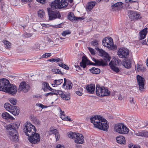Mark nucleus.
I'll return each mask as SVG.
<instances>
[{
	"label": "nucleus",
	"instance_id": "43",
	"mask_svg": "<svg viewBox=\"0 0 148 148\" xmlns=\"http://www.w3.org/2000/svg\"><path fill=\"white\" fill-rule=\"evenodd\" d=\"M111 68L112 70L116 73H117L120 70L118 67H116L114 65L111 66Z\"/></svg>",
	"mask_w": 148,
	"mask_h": 148
},
{
	"label": "nucleus",
	"instance_id": "32",
	"mask_svg": "<svg viewBox=\"0 0 148 148\" xmlns=\"http://www.w3.org/2000/svg\"><path fill=\"white\" fill-rule=\"evenodd\" d=\"M95 64L97 66H103L104 65L105 63V62L102 59L100 60H95Z\"/></svg>",
	"mask_w": 148,
	"mask_h": 148
},
{
	"label": "nucleus",
	"instance_id": "56",
	"mask_svg": "<svg viewBox=\"0 0 148 148\" xmlns=\"http://www.w3.org/2000/svg\"><path fill=\"white\" fill-rule=\"evenodd\" d=\"M56 94H56L55 93H54V92H49V93H47L46 94L45 96H48L49 95H56Z\"/></svg>",
	"mask_w": 148,
	"mask_h": 148
},
{
	"label": "nucleus",
	"instance_id": "37",
	"mask_svg": "<svg viewBox=\"0 0 148 148\" xmlns=\"http://www.w3.org/2000/svg\"><path fill=\"white\" fill-rule=\"evenodd\" d=\"M63 82V80L62 79H60L58 80H55L53 82V84H52V85H58L60 84Z\"/></svg>",
	"mask_w": 148,
	"mask_h": 148
},
{
	"label": "nucleus",
	"instance_id": "9",
	"mask_svg": "<svg viewBox=\"0 0 148 148\" xmlns=\"http://www.w3.org/2000/svg\"><path fill=\"white\" fill-rule=\"evenodd\" d=\"M114 129L116 132L121 134H127L129 132L128 128L121 123L115 124Z\"/></svg>",
	"mask_w": 148,
	"mask_h": 148
},
{
	"label": "nucleus",
	"instance_id": "48",
	"mask_svg": "<svg viewBox=\"0 0 148 148\" xmlns=\"http://www.w3.org/2000/svg\"><path fill=\"white\" fill-rule=\"evenodd\" d=\"M143 132L136 131L135 132V134L137 136H143Z\"/></svg>",
	"mask_w": 148,
	"mask_h": 148
},
{
	"label": "nucleus",
	"instance_id": "25",
	"mask_svg": "<svg viewBox=\"0 0 148 148\" xmlns=\"http://www.w3.org/2000/svg\"><path fill=\"white\" fill-rule=\"evenodd\" d=\"M95 88V85L92 84L88 85L86 87L87 91L90 93H93L94 92Z\"/></svg>",
	"mask_w": 148,
	"mask_h": 148
},
{
	"label": "nucleus",
	"instance_id": "26",
	"mask_svg": "<svg viewBox=\"0 0 148 148\" xmlns=\"http://www.w3.org/2000/svg\"><path fill=\"white\" fill-rule=\"evenodd\" d=\"M117 142L121 144H125V140L124 137L122 136H120L116 138Z\"/></svg>",
	"mask_w": 148,
	"mask_h": 148
},
{
	"label": "nucleus",
	"instance_id": "49",
	"mask_svg": "<svg viewBox=\"0 0 148 148\" xmlns=\"http://www.w3.org/2000/svg\"><path fill=\"white\" fill-rule=\"evenodd\" d=\"M33 121L34 123L38 125H40V122L39 120L36 118H34L33 119Z\"/></svg>",
	"mask_w": 148,
	"mask_h": 148
},
{
	"label": "nucleus",
	"instance_id": "27",
	"mask_svg": "<svg viewBox=\"0 0 148 148\" xmlns=\"http://www.w3.org/2000/svg\"><path fill=\"white\" fill-rule=\"evenodd\" d=\"M77 17H75L73 13L72 12H70L68 13V19L71 21L75 22H77Z\"/></svg>",
	"mask_w": 148,
	"mask_h": 148
},
{
	"label": "nucleus",
	"instance_id": "17",
	"mask_svg": "<svg viewBox=\"0 0 148 148\" xmlns=\"http://www.w3.org/2000/svg\"><path fill=\"white\" fill-rule=\"evenodd\" d=\"M137 79L139 85V89L140 90L143 91L144 89L145 80L143 78L139 75H137Z\"/></svg>",
	"mask_w": 148,
	"mask_h": 148
},
{
	"label": "nucleus",
	"instance_id": "34",
	"mask_svg": "<svg viewBox=\"0 0 148 148\" xmlns=\"http://www.w3.org/2000/svg\"><path fill=\"white\" fill-rule=\"evenodd\" d=\"M42 89L45 92L47 91V90L49 89V88H50V86L48 83L47 82H44L42 83Z\"/></svg>",
	"mask_w": 148,
	"mask_h": 148
},
{
	"label": "nucleus",
	"instance_id": "39",
	"mask_svg": "<svg viewBox=\"0 0 148 148\" xmlns=\"http://www.w3.org/2000/svg\"><path fill=\"white\" fill-rule=\"evenodd\" d=\"M52 71L55 73H57L61 75H63L64 73H62L61 71L60 70L57 69H53L52 70Z\"/></svg>",
	"mask_w": 148,
	"mask_h": 148
},
{
	"label": "nucleus",
	"instance_id": "7",
	"mask_svg": "<svg viewBox=\"0 0 148 148\" xmlns=\"http://www.w3.org/2000/svg\"><path fill=\"white\" fill-rule=\"evenodd\" d=\"M5 109L14 115H18L19 110L18 107L12 105L9 103H5L4 105Z\"/></svg>",
	"mask_w": 148,
	"mask_h": 148
},
{
	"label": "nucleus",
	"instance_id": "63",
	"mask_svg": "<svg viewBox=\"0 0 148 148\" xmlns=\"http://www.w3.org/2000/svg\"><path fill=\"white\" fill-rule=\"evenodd\" d=\"M77 18V21H78L79 19H80V20H83L84 19V18L80 17H77V18Z\"/></svg>",
	"mask_w": 148,
	"mask_h": 148
},
{
	"label": "nucleus",
	"instance_id": "29",
	"mask_svg": "<svg viewBox=\"0 0 148 148\" xmlns=\"http://www.w3.org/2000/svg\"><path fill=\"white\" fill-rule=\"evenodd\" d=\"M131 62L130 59H127L123 62V65L126 68H130L131 66Z\"/></svg>",
	"mask_w": 148,
	"mask_h": 148
},
{
	"label": "nucleus",
	"instance_id": "14",
	"mask_svg": "<svg viewBox=\"0 0 148 148\" xmlns=\"http://www.w3.org/2000/svg\"><path fill=\"white\" fill-rule=\"evenodd\" d=\"M128 13L132 21L137 20L141 18L140 14L135 11L129 10L128 11Z\"/></svg>",
	"mask_w": 148,
	"mask_h": 148
},
{
	"label": "nucleus",
	"instance_id": "30",
	"mask_svg": "<svg viewBox=\"0 0 148 148\" xmlns=\"http://www.w3.org/2000/svg\"><path fill=\"white\" fill-rule=\"evenodd\" d=\"M96 4L95 1H91L88 3L86 8L89 11L91 10Z\"/></svg>",
	"mask_w": 148,
	"mask_h": 148
},
{
	"label": "nucleus",
	"instance_id": "19",
	"mask_svg": "<svg viewBox=\"0 0 148 148\" xmlns=\"http://www.w3.org/2000/svg\"><path fill=\"white\" fill-rule=\"evenodd\" d=\"M52 134L55 135L56 141L59 140L60 137L58 130L55 129L53 127H51L49 131V135H51Z\"/></svg>",
	"mask_w": 148,
	"mask_h": 148
},
{
	"label": "nucleus",
	"instance_id": "1",
	"mask_svg": "<svg viewBox=\"0 0 148 148\" xmlns=\"http://www.w3.org/2000/svg\"><path fill=\"white\" fill-rule=\"evenodd\" d=\"M18 126L19 125L14 123L9 125L7 126V129L10 136V139L15 141H17L18 140V134L16 129Z\"/></svg>",
	"mask_w": 148,
	"mask_h": 148
},
{
	"label": "nucleus",
	"instance_id": "20",
	"mask_svg": "<svg viewBox=\"0 0 148 148\" xmlns=\"http://www.w3.org/2000/svg\"><path fill=\"white\" fill-rule=\"evenodd\" d=\"M123 3L121 2H117L111 5V10L112 11H119L123 8Z\"/></svg>",
	"mask_w": 148,
	"mask_h": 148
},
{
	"label": "nucleus",
	"instance_id": "23",
	"mask_svg": "<svg viewBox=\"0 0 148 148\" xmlns=\"http://www.w3.org/2000/svg\"><path fill=\"white\" fill-rule=\"evenodd\" d=\"M147 28H146L142 29L139 32L140 40L144 39L147 33Z\"/></svg>",
	"mask_w": 148,
	"mask_h": 148
},
{
	"label": "nucleus",
	"instance_id": "18",
	"mask_svg": "<svg viewBox=\"0 0 148 148\" xmlns=\"http://www.w3.org/2000/svg\"><path fill=\"white\" fill-rule=\"evenodd\" d=\"M95 49L99 51V53L100 54V56L104 58L103 59L106 62H109L110 61V58L107 53L102 49H101L98 47L96 48Z\"/></svg>",
	"mask_w": 148,
	"mask_h": 148
},
{
	"label": "nucleus",
	"instance_id": "10",
	"mask_svg": "<svg viewBox=\"0 0 148 148\" xmlns=\"http://www.w3.org/2000/svg\"><path fill=\"white\" fill-rule=\"evenodd\" d=\"M91 122L93 123L95 127L98 128H103L102 126L99 125V123H101V121L104 120V119L100 115L95 116L94 117L90 118Z\"/></svg>",
	"mask_w": 148,
	"mask_h": 148
},
{
	"label": "nucleus",
	"instance_id": "13",
	"mask_svg": "<svg viewBox=\"0 0 148 148\" xmlns=\"http://www.w3.org/2000/svg\"><path fill=\"white\" fill-rule=\"evenodd\" d=\"M10 84L8 80L6 79H0V90L5 92Z\"/></svg>",
	"mask_w": 148,
	"mask_h": 148
},
{
	"label": "nucleus",
	"instance_id": "2",
	"mask_svg": "<svg viewBox=\"0 0 148 148\" xmlns=\"http://www.w3.org/2000/svg\"><path fill=\"white\" fill-rule=\"evenodd\" d=\"M70 3L73 2V0H69ZM68 5L66 0H55L50 4L51 7L53 9H60L66 7Z\"/></svg>",
	"mask_w": 148,
	"mask_h": 148
},
{
	"label": "nucleus",
	"instance_id": "61",
	"mask_svg": "<svg viewBox=\"0 0 148 148\" xmlns=\"http://www.w3.org/2000/svg\"><path fill=\"white\" fill-rule=\"evenodd\" d=\"M48 89L51 91L53 92H55V91H56V90L53 89L50 87V88H49V89Z\"/></svg>",
	"mask_w": 148,
	"mask_h": 148
},
{
	"label": "nucleus",
	"instance_id": "50",
	"mask_svg": "<svg viewBox=\"0 0 148 148\" xmlns=\"http://www.w3.org/2000/svg\"><path fill=\"white\" fill-rule=\"evenodd\" d=\"M129 148H140V147L138 146L133 145L132 144L131 145V144L129 145Z\"/></svg>",
	"mask_w": 148,
	"mask_h": 148
},
{
	"label": "nucleus",
	"instance_id": "21",
	"mask_svg": "<svg viewBox=\"0 0 148 148\" xmlns=\"http://www.w3.org/2000/svg\"><path fill=\"white\" fill-rule=\"evenodd\" d=\"M57 91L58 94L63 99L66 101H68L70 99L69 95H66L65 93V92L61 90H58Z\"/></svg>",
	"mask_w": 148,
	"mask_h": 148
},
{
	"label": "nucleus",
	"instance_id": "57",
	"mask_svg": "<svg viewBox=\"0 0 148 148\" xmlns=\"http://www.w3.org/2000/svg\"><path fill=\"white\" fill-rule=\"evenodd\" d=\"M76 94L79 96H82V93L79 91H77L76 92Z\"/></svg>",
	"mask_w": 148,
	"mask_h": 148
},
{
	"label": "nucleus",
	"instance_id": "11",
	"mask_svg": "<svg viewBox=\"0 0 148 148\" xmlns=\"http://www.w3.org/2000/svg\"><path fill=\"white\" fill-rule=\"evenodd\" d=\"M130 51L125 48H120L117 50V54L120 58H126L129 56Z\"/></svg>",
	"mask_w": 148,
	"mask_h": 148
},
{
	"label": "nucleus",
	"instance_id": "6",
	"mask_svg": "<svg viewBox=\"0 0 148 148\" xmlns=\"http://www.w3.org/2000/svg\"><path fill=\"white\" fill-rule=\"evenodd\" d=\"M51 8H47L49 20H52L56 18L61 19V16L59 12L57 10H52V9H53L51 7Z\"/></svg>",
	"mask_w": 148,
	"mask_h": 148
},
{
	"label": "nucleus",
	"instance_id": "31",
	"mask_svg": "<svg viewBox=\"0 0 148 148\" xmlns=\"http://www.w3.org/2000/svg\"><path fill=\"white\" fill-rule=\"evenodd\" d=\"M38 15L39 17L41 18L44 17L45 16V12L43 9H40L38 11Z\"/></svg>",
	"mask_w": 148,
	"mask_h": 148
},
{
	"label": "nucleus",
	"instance_id": "45",
	"mask_svg": "<svg viewBox=\"0 0 148 148\" xmlns=\"http://www.w3.org/2000/svg\"><path fill=\"white\" fill-rule=\"evenodd\" d=\"M9 101L10 103L13 105H15L16 104L17 102V100L14 98H11L9 100Z\"/></svg>",
	"mask_w": 148,
	"mask_h": 148
},
{
	"label": "nucleus",
	"instance_id": "33",
	"mask_svg": "<svg viewBox=\"0 0 148 148\" xmlns=\"http://www.w3.org/2000/svg\"><path fill=\"white\" fill-rule=\"evenodd\" d=\"M129 101L130 103L134 105H135V106L134 108V109L135 110H137L138 108V107L136 104V102L134 100V98L133 97H130L129 98Z\"/></svg>",
	"mask_w": 148,
	"mask_h": 148
},
{
	"label": "nucleus",
	"instance_id": "46",
	"mask_svg": "<svg viewBox=\"0 0 148 148\" xmlns=\"http://www.w3.org/2000/svg\"><path fill=\"white\" fill-rule=\"evenodd\" d=\"M136 2L135 1H132L131 0H125V5H127L128 6L130 5V3H132L133 2Z\"/></svg>",
	"mask_w": 148,
	"mask_h": 148
},
{
	"label": "nucleus",
	"instance_id": "8",
	"mask_svg": "<svg viewBox=\"0 0 148 148\" xmlns=\"http://www.w3.org/2000/svg\"><path fill=\"white\" fill-rule=\"evenodd\" d=\"M103 45L110 49H116V45L113 44L112 39L110 37H106L102 40Z\"/></svg>",
	"mask_w": 148,
	"mask_h": 148
},
{
	"label": "nucleus",
	"instance_id": "41",
	"mask_svg": "<svg viewBox=\"0 0 148 148\" xmlns=\"http://www.w3.org/2000/svg\"><path fill=\"white\" fill-rule=\"evenodd\" d=\"M142 65L139 64H137L135 66L136 70L137 71H140L142 70L141 68Z\"/></svg>",
	"mask_w": 148,
	"mask_h": 148
},
{
	"label": "nucleus",
	"instance_id": "51",
	"mask_svg": "<svg viewBox=\"0 0 148 148\" xmlns=\"http://www.w3.org/2000/svg\"><path fill=\"white\" fill-rule=\"evenodd\" d=\"M88 49L89 50L91 53L92 55H94L95 54V53L94 51V50L93 49L90 47H88Z\"/></svg>",
	"mask_w": 148,
	"mask_h": 148
},
{
	"label": "nucleus",
	"instance_id": "3",
	"mask_svg": "<svg viewBox=\"0 0 148 148\" xmlns=\"http://www.w3.org/2000/svg\"><path fill=\"white\" fill-rule=\"evenodd\" d=\"M23 131L26 136H29L33 133L36 132V129L34 125L27 122L23 125Z\"/></svg>",
	"mask_w": 148,
	"mask_h": 148
},
{
	"label": "nucleus",
	"instance_id": "59",
	"mask_svg": "<svg viewBox=\"0 0 148 148\" xmlns=\"http://www.w3.org/2000/svg\"><path fill=\"white\" fill-rule=\"evenodd\" d=\"M48 61H49L52 62H55V59L52 58L51 59H49L47 60Z\"/></svg>",
	"mask_w": 148,
	"mask_h": 148
},
{
	"label": "nucleus",
	"instance_id": "60",
	"mask_svg": "<svg viewBox=\"0 0 148 148\" xmlns=\"http://www.w3.org/2000/svg\"><path fill=\"white\" fill-rule=\"evenodd\" d=\"M56 148H64V147L61 145L58 144L56 146Z\"/></svg>",
	"mask_w": 148,
	"mask_h": 148
},
{
	"label": "nucleus",
	"instance_id": "54",
	"mask_svg": "<svg viewBox=\"0 0 148 148\" xmlns=\"http://www.w3.org/2000/svg\"><path fill=\"white\" fill-rule=\"evenodd\" d=\"M143 136L145 137H148V132H143Z\"/></svg>",
	"mask_w": 148,
	"mask_h": 148
},
{
	"label": "nucleus",
	"instance_id": "40",
	"mask_svg": "<svg viewBox=\"0 0 148 148\" xmlns=\"http://www.w3.org/2000/svg\"><path fill=\"white\" fill-rule=\"evenodd\" d=\"M47 43L49 45H51L52 46H53L54 45H56V44H55L54 42H53L51 40L49 37H47Z\"/></svg>",
	"mask_w": 148,
	"mask_h": 148
},
{
	"label": "nucleus",
	"instance_id": "4",
	"mask_svg": "<svg viewBox=\"0 0 148 148\" xmlns=\"http://www.w3.org/2000/svg\"><path fill=\"white\" fill-rule=\"evenodd\" d=\"M68 134L69 138L74 139L76 143L82 144L84 141V136L82 134L72 132H69Z\"/></svg>",
	"mask_w": 148,
	"mask_h": 148
},
{
	"label": "nucleus",
	"instance_id": "62",
	"mask_svg": "<svg viewBox=\"0 0 148 148\" xmlns=\"http://www.w3.org/2000/svg\"><path fill=\"white\" fill-rule=\"evenodd\" d=\"M23 2H31L32 0H21Z\"/></svg>",
	"mask_w": 148,
	"mask_h": 148
},
{
	"label": "nucleus",
	"instance_id": "64",
	"mask_svg": "<svg viewBox=\"0 0 148 148\" xmlns=\"http://www.w3.org/2000/svg\"><path fill=\"white\" fill-rule=\"evenodd\" d=\"M38 106L39 107H40L41 108H44V107H43V106H44V105H43L42 104H40V103L38 104Z\"/></svg>",
	"mask_w": 148,
	"mask_h": 148
},
{
	"label": "nucleus",
	"instance_id": "15",
	"mask_svg": "<svg viewBox=\"0 0 148 148\" xmlns=\"http://www.w3.org/2000/svg\"><path fill=\"white\" fill-rule=\"evenodd\" d=\"M30 88V86L29 85L27 84L25 82H22L21 83L19 86L18 92H20L22 91L24 93H26L29 91Z\"/></svg>",
	"mask_w": 148,
	"mask_h": 148
},
{
	"label": "nucleus",
	"instance_id": "52",
	"mask_svg": "<svg viewBox=\"0 0 148 148\" xmlns=\"http://www.w3.org/2000/svg\"><path fill=\"white\" fill-rule=\"evenodd\" d=\"M61 118L64 120H66L67 119V116L64 114L61 115Z\"/></svg>",
	"mask_w": 148,
	"mask_h": 148
},
{
	"label": "nucleus",
	"instance_id": "35",
	"mask_svg": "<svg viewBox=\"0 0 148 148\" xmlns=\"http://www.w3.org/2000/svg\"><path fill=\"white\" fill-rule=\"evenodd\" d=\"M90 71L94 74H97L100 73V70L98 68L92 67L90 70Z\"/></svg>",
	"mask_w": 148,
	"mask_h": 148
},
{
	"label": "nucleus",
	"instance_id": "5",
	"mask_svg": "<svg viewBox=\"0 0 148 148\" xmlns=\"http://www.w3.org/2000/svg\"><path fill=\"white\" fill-rule=\"evenodd\" d=\"M96 92L97 96L100 97L104 96H108L110 94V92L104 87H100L99 84L96 85Z\"/></svg>",
	"mask_w": 148,
	"mask_h": 148
},
{
	"label": "nucleus",
	"instance_id": "53",
	"mask_svg": "<svg viewBox=\"0 0 148 148\" xmlns=\"http://www.w3.org/2000/svg\"><path fill=\"white\" fill-rule=\"evenodd\" d=\"M36 1L42 4H44L45 3L46 0H36Z\"/></svg>",
	"mask_w": 148,
	"mask_h": 148
},
{
	"label": "nucleus",
	"instance_id": "16",
	"mask_svg": "<svg viewBox=\"0 0 148 148\" xmlns=\"http://www.w3.org/2000/svg\"><path fill=\"white\" fill-rule=\"evenodd\" d=\"M5 92L14 96L17 93V87L15 85L10 84Z\"/></svg>",
	"mask_w": 148,
	"mask_h": 148
},
{
	"label": "nucleus",
	"instance_id": "38",
	"mask_svg": "<svg viewBox=\"0 0 148 148\" xmlns=\"http://www.w3.org/2000/svg\"><path fill=\"white\" fill-rule=\"evenodd\" d=\"M3 42L5 45V47L6 49H9L11 47V43L5 40H3Z\"/></svg>",
	"mask_w": 148,
	"mask_h": 148
},
{
	"label": "nucleus",
	"instance_id": "28",
	"mask_svg": "<svg viewBox=\"0 0 148 148\" xmlns=\"http://www.w3.org/2000/svg\"><path fill=\"white\" fill-rule=\"evenodd\" d=\"M2 116L3 119H10L12 120H13L14 119V117L10 115L7 112L3 113L2 114Z\"/></svg>",
	"mask_w": 148,
	"mask_h": 148
},
{
	"label": "nucleus",
	"instance_id": "24",
	"mask_svg": "<svg viewBox=\"0 0 148 148\" xmlns=\"http://www.w3.org/2000/svg\"><path fill=\"white\" fill-rule=\"evenodd\" d=\"M88 64V60L87 57L83 56L82 57V62H80V66L84 68L86 67V64Z\"/></svg>",
	"mask_w": 148,
	"mask_h": 148
},
{
	"label": "nucleus",
	"instance_id": "42",
	"mask_svg": "<svg viewBox=\"0 0 148 148\" xmlns=\"http://www.w3.org/2000/svg\"><path fill=\"white\" fill-rule=\"evenodd\" d=\"M51 54L50 53H45L40 58V59H42L46 58H48L51 56Z\"/></svg>",
	"mask_w": 148,
	"mask_h": 148
},
{
	"label": "nucleus",
	"instance_id": "47",
	"mask_svg": "<svg viewBox=\"0 0 148 148\" xmlns=\"http://www.w3.org/2000/svg\"><path fill=\"white\" fill-rule=\"evenodd\" d=\"M71 34V32L69 30H66L63 31L62 33V35L63 36H65L67 34Z\"/></svg>",
	"mask_w": 148,
	"mask_h": 148
},
{
	"label": "nucleus",
	"instance_id": "44",
	"mask_svg": "<svg viewBox=\"0 0 148 148\" xmlns=\"http://www.w3.org/2000/svg\"><path fill=\"white\" fill-rule=\"evenodd\" d=\"M98 41L97 40H95L91 42V45L93 46L97 47L98 45Z\"/></svg>",
	"mask_w": 148,
	"mask_h": 148
},
{
	"label": "nucleus",
	"instance_id": "55",
	"mask_svg": "<svg viewBox=\"0 0 148 148\" xmlns=\"http://www.w3.org/2000/svg\"><path fill=\"white\" fill-rule=\"evenodd\" d=\"M62 68L66 70H69V67L67 65L64 64H63Z\"/></svg>",
	"mask_w": 148,
	"mask_h": 148
},
{
	"label": "nucleus",
	"instance_id": "12",
	"mask_svg": "<svg viewBox=\"0 0 148 148\" xmlns=\"http://www.w3.org/2000/svg\"><path fill=\"white\" fill-rule=\"evenodd\" d=\"M29 137V141L32 143L34 144H38L40 141V134L37 133H33L31 136Z\"/></svg>",
	"mask_w": 148,
	"mask_h": 148
},
{
	"label": "nucleus",
	"instance_id": "22",
	"mask_svg": "<svg viewBox=\"0 0 148 148\" xmlns=\"http://www.w3.org/2000/svg\"><path fill=\"white\" fill-rule=\"evenodd\" d=\"M99 125L102 126L103 128H99L101 130L107 131L109 127L108 125V124L107 121L105 119L104 120L101 121L100 123H99Z\"/></svg>",
	"mask_w": 148,
	"mask_h": 148
},
{
	"label": "nucleus",
	"instance_id": "36",
	"mask_svg": "<svg viewBox=\"0 0 148 148\" xmlns=\"http://www.w3.org/2000/svg\"><path fill=\"white\" fill-rule=\"evenodd\" d=\"M72 83L71 82L68 80L67 82V83H66V89L67 90H69L72 88Z\"/></svg>",
	"mask_w": 148,
	"mask_h": 148
},
{
	"label": "nucleus",
	"instance_id": "58",
	"mask_svg": "<svg viewBox=\"0 0 148 148\" xmlns=\"http://www.w3.org/2000/svg\"><path fill=\"white\" fill-rule=\"evenodd\" d=\"M88 64H89L90 65H96L95 64V63H94L93 62H92L89 60H88Z\"/></svg>",
	"mask_w": 148,
	"mask_h": 148
}]
</instances>
